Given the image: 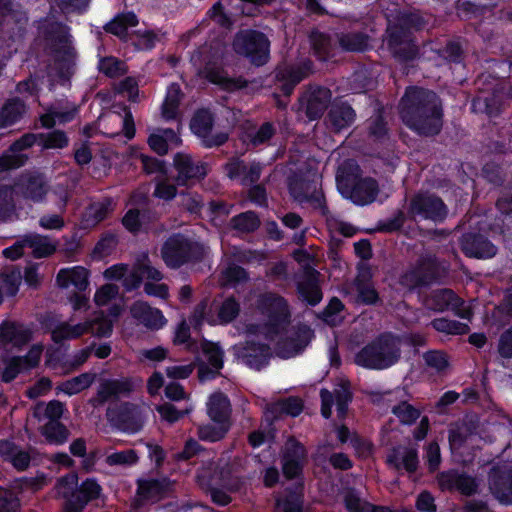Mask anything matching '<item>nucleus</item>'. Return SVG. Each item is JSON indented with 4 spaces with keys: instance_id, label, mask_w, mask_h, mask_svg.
Here are the masks:
<instances>
[{
    "instance_id": "obj_14",
    "label": "nucleus",
    "mask_w": 512,
    "mask_h": 512,
    "mask_svg": "<svg viewBox=\"0 0 512 512\" xmlns=\"http://www.w3.org/2000/svg\"><path fill=\"white\" fill-rule=\"evenodd\" d=\"M349 182L347 179L341 193L354 204L364 206L375 201L379 192L377 180L372 177H354L351 183Z\"/></svg>"
},
{
    "instance_id": "obj_16",
    "label": "nucleus",
    "mask_w": 512,
    "mask_h": 512,
    "mask_svg": "<svg viewBox=\"0 0 512 512\" xmlns=\"http://www.w3.org/2000/svg\"><path fill=\"white\" fill-rule=\"evenodd\" d=\"M177 171L176 181L179 186H187L204 179L208 173L205 162H194L188 154L177 152L173 158Z\"/></svg>"
},
{
    "instance_id": "obj_19",
    "label": "nucleus",
    "mask_w": 512,
    "mask_h": 512,
    "mask_svg": "<svg viewBox=\"0 0 512 512\" xmlns=\"http://www.w3.org/2000/svg\"><path fill=\"white\" fill-rule=\"evenodd\" d=\"M42 348L39 346L31 347L23 356H13L5 364L1 378L4 383H10L19 374L29 373L36 368L41 359Z\"/></svg>"
},
{
    "instance_id": "obj_8",
    "label": "nucleus",
    "mask_w": 512,
    "mask_h": 512,
    "mask_svg": "<svg viewBox=\"0 0 512 512\" xmlns=\"http://www.w3.org/2000/svg\"><path fill=\"white\" fill-rule=\"evenodd\" d=\"M408 214L416 219L430 220L435 223L443 222L448 215V207L434 193L420 192L415 194L409 203Z\"/></svg>"
},
{
    "instance_id": "obj_50",
    "label": "nucleus",
    "mask_w": 512,
    "mask_h": 512,
    "mask_svg": "<svg viewBox=\"0 0 512 512\" xmlns=\"http://www.w3.org/2000/svg\"><path fill=\"white\" fill-rule=\"evenodd\" d=\"M439 57L448 63L460 64L464 60V50L457 40H448L446 44L437 50Z\"/></svg>"
},
{
    "instance_id": "obj_49",
    "label": "nucleus",
    "mask_w": 512,
    "mask_h": 512,
    "mask_svg": "<svg viewBox=\"0 0 512 512\" xmlns=\"http://www.w3.org/2000/svg\"><path fill=\"white\" fill-rule=\"evenodd\" d=\"M69 144L65 131L54 129L47 133H39V146L43 149H63Z\"/></svg>"
},
{
    "instance_id": "obj_29",
    "label": "nucleus",
    "mask_w": 512,
    "mask_h": 512,
    "mask_svg": "<svg viewBox=\"0 0 512 512\" xmlns=\"http://www.w3.org/2000/svg\"><path fill=\"white\" fill-rule=\"evenodd\" d=\"M114 207L115 202L109 196L90 203L82 215V227L88 229L97 226L113 212Z\"/></svg>"
},
{
    "instance_id": "obj_63",
    "label": "nucleus",
    "mask_w": 512,
    "mask_h": 512,
    "mask_svg": "<svg viewBox=\"0 0 512 512\" xmlns=\"http://www.w3.org/2000/svg\"><path fill=\"white\" fill-rule=\"evenodd\" d=\"M496 6V3L481 5L471 1H464L459 5L458 10L467 18L484 17L487 12L492 13Z\"/></svg>"
},
{
    "instance_id": "obj_53",
    "label": "nucleus",
    "mask_w": 512,
    "mask_h": 512,
    "mask_svg": "<svg viewBox=\"0 0 512 512\" xmlns=\"http://www.w3.org/2000/svg\"><path fill=\"white\" fill-rule=\"evenodd\" d=\"M118 244L117 236L107 232L96 242L92 254L94 258L102 259L112 254Z\"/></svg>"
},
{
    "instance_id": "obj_55",
    "label": "nucleus",
    "mask_w": 512,
    "mask_h": 512,
    "mask_svg": "<svg viewBox=\"0 0 512 512\" xmlns=\"http://www.w3.org/2000/svg\"><path fill=\"white\" fill-rule=\"evenodd\" d=\"M392 57L399 63H408L415 60L419 55V48L414 39H410L405 44L389 51Z\"/></svg>"
},
{
    "instance_id": "obj_64",
    "label": "nucleus",
    "mask_w": 512,
    "mask_h": 512,
    "mask_svg": "<svg viewBox=\"0 0 512 512\" xmlns=\"http://www.w3.org/2000/svg\"><path fill=\"white\" fill-rule=\"evenodd\" d=\"M0 512H20V499L13 490L0 487Z\"/></svg>"
},
{
    "instance_id": "obj_42",
    "label": "nucleus",
    "mask_w": 512,
    "mask_h": 512,
    "mask_svg": "<svg viewBox=\"0 0 512 512\" xmlns=\"http://www.w3.org/2000/svg\"><path fill=\"white\" fill-rule=\"evenodd\" d=\"M42 435L52 445H62L67 442L70 431L60 421H48L42 428Z\"/></svg>"
},
{
    "instance_id": "obj_21",
    "label": "nucleus",
    "mask_w": 512,
    "mask_h": 512,
    "mask_svg": "<svg viewBox=\"0 0 512 512\" xmlns=\"http://www.w3.org/2000/svg\"><path fill=\"white\" fill-rule=\"evenodd\" d=\"M301 107L309 120L320 119L331 102V92L328 88L317 86L309 90L299 99Z\"/></svg>"
},
{
    "instance_id": "obj_57",
    "label": "nucleus",
    "mask_w": 512,
    "mask_h": 512,
    "mask_svg": "<svg viewBox=\"0 0 512 512\" xmlns=\"http://www.w3.org/2000/svg\"><path fill=\"white\" fill-rule=\"evenodd\" d=\"M240 313V303L234 296L227 297L221 304L218 311V318L222 324L234 321Z\"/></svg>"
},
{
    "instance_id": "obj_7",
    "label": "nucleus",
    "mask_w": 512,
    "mask_h": 512,
    "mask_svg": "<svg viewBox=\"0 0 512 512\" xmlns=\"http://www.w3.org/2000/svg\"><path fill=\"white\" fill-rule=\"evenodd\" d=\"M176 481L168 476L159 478H138L136 480V496L132 502L134 509L142 508L146 503H159L174 497Z\"/></svg>"
},
{
    "instance_id": "obj_46",
    "label": "nucleus",
    "mask_w": 512,
    "mask_h": 512,
    "mask_svg": "<svg viewBox=\"0 0 512 512\" xmlns=\"http://www.w3.org/2000/svg\"><path fill=\"white\" fill-rule=\"evenodd\" d=\"M181 89L177 84L170 85L162 104V116L165 120H175L180 105Z\"/></svg>"
},
{
    "instance_id": "obj_61",
    "label": "nucleus",
    "mask_w": 512,
    "mask_h": 512,
    "mask_svg": "<svg viewBox=\"0 0 512 512\" xmlns=\"http://www.w3.org/2000/svg\"><path fill=\"white\" fill-rule=\"evenodd\" d=\"M205 451V447L202 446L197 440L192 437H189L182 448L181 451L173 454V459L176 462H186L191 460L192 458L200 455Z\"/></svg>"
},
{
    "instance_id": "obj_38",
    "label": "nucleus",
    "mask_w": 512,
    "mask_h": 512,
    "mask_svg": "<svg viewBox=\"0 0 512 512\" xmlns=\"http://www.w3.org/2000/svg\"><path fill=\"white\" fill-rule=\"evenodd\" d=\"M428 326L445 336H462L470 331L468 324L445 317L434 318Z\"/></svg>"
},
{
    "instance_id": "obj_6",
    "label": "nucleus",
    "mask_w": 512,
    "mask_h": 512,
    "mask_svg": "<svg viewBox=\"0 0 512 512\" xmlns=\"http://www.w3.org/2000/svg\"><path fill=\"white\" fill-rule=\"evenodd\" d=\"M47 39H54L59 45L54 49L55 65L60 79L69 80L75 73L77 51L73 47L70 36L63 31L60 23H51L45 30Z\"/></svg>"
},
{
    "instance_id": "obj_36",
    "label": "nucleus",
    "mask_w": 512,
    "mask_h": 512,
    "mask_svg": "<svg viewBox=\"0 0 512 512\" xmlns=\"http://www.w3.org/2000/svg\"><path fill=\"white\" fill-rule=\"evenodd\" d=\"M138 23V18L134 12L120 13L105 24L104 30L119 38H124L127 36L128 28L135 27Z\"/></svg>"
},
{
    "instance_id": "obj_27",
    "label": "nucleus",
    "mask_w": 512,
    "mask_h": 512,
    "mask_svg": "<svg viewBox=\"0 0 512 512\" xmlns=\"http://www.w3.org/2000/svg\"><path fill=\"white\" fill-rule=\"evenodd\" d=\"M272 351L268 344L249 341L241 352L243 362L250 368L261 370L269 364Z\"/></svg>"
},
{
    "instance_id": "obj_11",
    "label": "nucleus",
    "mask_w": 512,
    "mask_h": 512,
    "mask_svg": "<svg viewBox=\"0 0 512 512\" xmlns=\"http://www.w3.org/2000/svg\"><path fill=\"white\" fill-rule=\"evenodd\" d=\"M214 122V115L208 108L197 109L190 120L191 131L201 139L204 148L220 147L228 141L226 132L212 134Z\"/></svg>"
},
{
    "instance_id": "obj_62",
    "label": "nucleus",
    "mask_w": 512,
    "mask_h": 512,
    "mask_svg": "<svg viewBox=\"0 0 512 512\" xmlns=\"http://www.w3.org/2000/svg\"><path fill=\"white\" fill-rule=\"evenodd\" d=\"M76 490L88 503L99 499L103 491L95 478H86Z\"/></svg>"
},
{
    "instance_id": "obj_15",
    "label": "nucleus",
    "mask_w": 512,
    "mask_h": 512,
    "mask_svg": "<svg viewBox=\"0 0 512 512\" xmlns=\"http://www.w3.org/2000/svg\"><path fill=\"white\" fill-rule=\"evenodd\" d=\"M489 490L502 505H512V466L495 465L488 473Z\"/></svg>"
},
{
    "instance_id": "obj_1",
    "label": "nucleus",
    "mask_w": 512,
    "mask_h": 512,
    "mask_svg": "<svg viewBox=\"0 0 512 512\" xmlns=\"http://www.w3.org/2000/svg\"><path fill=\"white\" fill-rule=\"evenodd\" d=\"M404 125L420 137H435L443 128L444 111L440 97L432 90L410 86L400 100Z\"/></svg>"
},
{
    "instance_id": "obj_20",
    "label": "nucleus",
    "mask_w": 512,
    "mask_h": 512,
    "mask_svg": "<svg viewBox=\"0 0 512 512\" xmlns=\"http://www.w3.org/2000/svg\"><path fill=\"white\" fill-rule=\"evenodd\" d=\"M201 75L211 84L222 90L234 92L246 88L248 82L243 77H230L224 68L215 62L208 61L201 70Z\"/></svg>"
},
{
    "instance_id": "obj_52",
    "label": "nucleus",
    "mask_w": 512,
    "mask_h": 512,
    "mask_svg": "<svg viewBox=\"0 0 512 512\" xmlns=\"http://www.w3.org/2000/svg\"><path fill=\"white\" fill-rule=\"evenodd\" d=\"M413 38L411 31H406L404 27L399 26L397 23L389 26L386 30V44L388 50H392L405 44L408 40Z\"/></svg>"
},
{
    "instance_id": "obj_17",
    "label": "nucleus",
    "mask_w": 512,
    "mask_h": 512,
    "mask_svg": "<svg viewBox=\"0 0 512 512\" xmlns=\"http://www.w3.org/2000/svg\"><path fill=\"white\" fill-rule=\"evenodd\" d=\"M461 251L466 257L475 259L493 258L498 251L496 245L480 232H465L459 239Z\"/></svg>"
},
{
    "instance_id": "obj_51",
    "label": "nucleus",
    "mask_w": 512,
    "mask_h": 512,
    "mask_svg": "<svg viewBox=\"0 0 512 512\" xmlns=\"http://www.w3.org/2000/svg\"><path fill=\"white\" fill-rule=\"evenodd\" d=\"M134 386H99L97 394L92 398V404L97 407L115 399L120 393L134 391Z\"/></svg>"
},
{
    "instance_id": "obj_44",
    "label": "nucleus",
    "mask_w": 512,
    "mask_h": 512,
    "mask_svg": "<svg viewBox=\"0 0 512 512\" xmlns=\"http://www.w3.org/2000/svg\"><path fill=\"white\" fill-rule=\"evenodd\" d=\"M260 219L254 211H245L233 216L230 220L232 229L252 233L260 227Z\"/></svg>"
},
{
    "instance_id": "obj_23",
    "label": "nucleus",
    "mask_w": 512,
    "mask_h": 512,
    "mask_svg": "<svg viewBox=\"0 0 512 512\" xmlns=\"http://www.w3.org/2000/svg\"><path fill=\"white\" fill-rule=\"evenodd\" d=\"M307 182L302 179H290L288 183V188L296 199L304 200L312 206L313 209L318 210L323 217H327L329 215V208L326 203L325 196L323 192L315 190L312 193H308L306 191Z\"/></svg>"
},
{
    "instance_id": "obj_41",
    "label": "nucleus",
    "mask_w": 512,
    "mask_h": 512,
    "mask_svg": "<svg viewBox=\"0 0 512 512\" xmlns=\"http://www.w3.org/2000/svg\"><path fill=\"white\" fill-rule=\"evenodd\" d=\"M304 408L303 401L297 397H289L279 401L267 409V413L272 414L274 419H278L281 415L292 417L299 416Z\"/></svg>"
},
{
    "instance_id": "obj_5",
    "label": "nucleus",
    "mask_w": 512,
    "mask_h": 512,
    "mask_svg": "<svg viewBox=\"0 0 512 512\" xmlns=\"http://www.w3.org/2000/svg\"><path fill=\"white\" fill-rule=\"evenodd\" d=\"M270 46L271 42L264 32L251 28L239 30L232 42L234 52L255 67L269 62Z\"/></svg>"
},
{
    "instance_id": "obj_54",
    "label": "nucleus",
    "mask_w": 512,
    "mask_h": 512,
    "mask_svg": "<svg viewBox=\"0 0 512 512\" xmlns=\"http://www.w3.org/2000/svg\"><path fill=\"white\" fill-rule=\"evenodd\" d=\"M407 220V217L401 209H398L394 215L390 218L379 220L377 222L375 231L381 232V233H395L400 231L405 222Z\"/></svg>"
},
{
    "instance_id": "obj_58",
    "label": "nucleus",
    "mask_w": 512,
    "mask_h": 512,
    "mask_svg": "<svg viewBox=\"0 0 512 512\" xmlns=\"http://www.w3.org/2000/svg\"><path fill=\"white\" fill-rule=\"evenodd\" d=\"M202 352L207 358V364L221 370L224 364V352L218 344L204 340Z\"/></svg>"
},
{
    "instance_id": "obj_26",
    "label": "nucleus",
    "mask_w": 512,
    "mask_h": 512,
    "mask_svg": "<svg viewBox=\"0 0 512 512\" xmlns=\"http://www.w3.org/2000/svg\"><path fill=\"white\" fill-rule=\"evenodd\" d=\"M32 338L31 331L23 324L4 320L0 324V348L12 345L22 347L30 342Z\"/></svg>"
},
{
    "instance_id": "obj_13",
    "label": "nucleus",
    "mask_w": 512,
    "mask_h": 512,
    "mask_svg": "<svg viewBox=\"0 0 512 512\" xmlns=\"http://www.w3.org/2000/svg\"><path fill=\"white\" fill-rule=\"evenodd\" d=\"M314 336L313 330L306 324H298L292 333L277 341L275 353L282 359H289L302 352Z\"/></svg>"
},
{
    "instance_id": "obj_60",
    "label": "nucleus",
    "mask_w": 512,
    "mask_h": 512,
    "mask_svg": "<svg viewBox=\"0 0 512 512\" xmlns=\"http://www.w3.org/2000/svg\"><path fill=\"white\" fill-rule=\"evenodd\" d=\"M276 134V128L272 122H264L255 133L248 134L249 142L253 147L268 143Z\"/></svg>"
},
{
    "instance_id": "obj_31",
    "label": "nucleus",
    "mask_w": 512,
    "mask_h": 512,
    "mask_svg": "<svg viewBox=\"0 0 512 512\" xmlns=\"http://www.w3.org/2000/svg\"><path fill=\"white\" fill-rule=\"evenodd\" d=\"M27 105L19 97H13L5 101L0 108V128H8L20 122L27 113Z\"/></svg>"
},
{
    "instance_id": "obj_40",
    "label": "nucleus",
    "mask_w": 512,
    "mask_h": 512,
    "mask_svg": "<svg viewBox=\"0 0 512 512\" xmlns=\"http://www.w3.org/2000/svg\"><path fill=\"white\" fill-rule=\"evenodd\" d=\"M356 298L358 305L375 306L382 302L379 292L371 282L357 278L355 280Z\"/></svg>"
},
{
    "instance_id": "obj_35",
    "label": "nucleus",
    "mask_w": 512,
    "mask_h": 512,
    "mask_svg": "<svg viewBox=\"0 0 512 512\" xmlns=\"http://www.w3.org/2000/svg\"><path fill=\"white\" fill-rule=\"evenodd\" d=\"M309 39L313 55L319 61L327 62L335 57L332 38L329 34L315 30L311 32Z\"/></svg>"
},
{
    "instance_id": "obj_33",
    "label": "nucleus",
    "mask_w": 512,
    "mask_h": 512,
    "mask_svg": "<svg viewBox=\"0 0 512 512\" xmlns=\"http://www.w3.org/2000/svg\"><path fill=\"white\" fill-rule=\"evenodd\" d=\"M231 405L228 397L214 393L207 402V414L214 423L230 424Z\"/></svg>"
},
{
    "instance_id": "obj_25",
    "label": "nucleus",
    "mask_w": 512,
    "mask_h": 512,
    "mask_svg": "<svg viewBox=\"0 0 512 512\" xmlns=\"http://www.w3.org/2000/svg\"><path fill=\"white\" fill-rule=\"evenodd\" d=\"M131 316L151 330H158L167 323L162 311L144 301H135L130 307Z\"/></svg>"
},
{
    "instance_id": "obj_12",
    "label": "nucleus",
    "mask_w": 512,
    "mask_h": 512,
    "mask_svg": "<svg viewBox=\"0 0 512 512\" xmlns=\"http://www.w3.org/2000/svg\"><path fill=\"white\" fill-rule=\"evenodd\" d=\"M108 417L116 428L126 433H137L144 423L141 407L130 402H123L116 408L109 409Z\"/></svg>"
},
{
    "instance_id": "obj_9",
    "label": "nucleus",
    "mask_w": 512,
    "mask_h": 512,
    "mask_svg": "<svg viewBox=\"0 0 512 512\" xmlns=\"http://www.w3.org/2000/svg\"><path fill=\"white\" fill-rule=\"evenodd\" d=\"M259 307L267 317V326L270 332L279 333L285 330L291 321V312L287 300L277 294L263 295L259 300Z\"/></svg>"
},
{
    "instance_id": "obj_22",
    "label": "nucleus",
    "mask_w": 512,
    "mask_h": 512,
    "mask_svg": "<svg viewBox=\"0 0 512 512\" xmlns=\"http://www.w3.org/2000/svg\"><path fill=\"white\" fill-rule=\"evenodd\" d=\"M16 190L25 198L33 202H41L48 192L46 183L39 173L23 174L15 183Z\"/></svg>"
},
{
    "instance_id": "obj_10",
    "label": "nucleus",
    "mask_w": 512,
    "mask_h": 512,
    "mask_svg": "<svg viewBox=\"0 0 512 512\" xmlns=\"http://www.w3.org/2000/svg\"><path fill=\"white\" fill-rule=\"evenodd\" d=\"M424 303L428 310L436 313L452 311L459 318L467 320H470L473 316L472 310L464 307V300L449 288H439L431 291Z\"/></svg>"
},
{
    "instance_id": "obj_3",
    "label": "nucleus",
    "mask_w": 512,
    "mask_h": 512,
    "mask_svg": "<svg viewBox=\"0 0 512 512\" xmlns=\"http://www.w3.org/2000/svg\"><path fill=\"white\" fill-rule=\"evenodd\" d=\"M400 338L393 332H382L362 347L354 361L358 366L371 370H385L401 358Z\"/></svg>"
},
{
    "instance_id": "obj_48",
    "label": "nucleus",
    "mask_w": 512,
    "mask_h": 512,
    "mask_svg": "<svg viewBox=\"0 0 512 512\" xmlns=\"http://www.w3.org/2000/svg\"><path fill=\"white\" fill-rule=\"evenodd\" d=\"M396 470L405 469L408 473H415L419 466L418 452L414 448H407L404 451L402 460L399 461L396 455H391L387 460Z\"/></svg>"
},
{
    "instance_id": "obj_45",
    "label": "nucleus",
    "mask_w": 512,
    "mask_h": 512,
    "mask_svg": "<svg viewBox=\"0 0 512 512\" xmlns=\"http://www.w3.org/2000/svg\"><path fill=\"white\" fill-rule=\"evenodd\" d=\"M298 294L308 305H318L322 298L323 293L315 279L308 278L300 282L297 286Z\"/></svg>"
},
{
    "instance_id": "obj_32",
    "label": "nucleus",
    "mask_w": 512,
    "mask_h": 512,
    "mask_svg": "<svg viewBox=\"0 0 512 512\" xmlns=\"http://www.w3.org/2000/svg\"><path fill=\"white\" fill-rule=\"evenodd\" d=\"M503 94L493 90L487 95H478L472 100L471 108L476 113H485L489 117H497L502 112Z\"/></svg>"
},
{
    "instance_id": "obj_18",
    "label": "nucleus",
    "mask_w": 512,
    "mask_h": 512,
    "mask_svg": "<svg viewBox=\"0 0 512 512\" xmlns=\"http://www.w3.org/2000/svg\"><path fill=\"white\" fill-rule=\"evenodd\" d=\"M262 169L260 162L253 161L250 165H247L239 157L230 158L224 165V171L228 178L232 181H239L244 187L259 184Z\"/></svg>"
},
{
    "instance_id": "obj_28",
    "label": "nucleus",
    "mask_w": 512,
    "mask_h": 512,
    "mask_svg": "<svg viewBox=\"0 0 512 512\" xmlns=\"http://www.w3.org/2000/svg\"><path fill=\"white\" fill-rule=\"evenodd\" d=\"M90 272L83 266L62 268L56 275V283L62 289L74 286L78 292H85L89 287Z\"/></svg>"
},
{
    "instance_id": "obj_24",
    "label": "nucleus",
    "mask_w": 512,
    "mask_h": 512,
    "mask_svg": "<svg viewBox=\"0 0 512 512\" xmlns=\"http://www.w3.org/2000/svg\"><path fill=\"white\" fill-rule=\"evenodd\" d=\"M336 38L343 52L366 53L373 48L370 35L362 30L341 31Z\"/></svg>"
},
{
    "instance_id": "obj_56",
    "label": "nucleus",
    "mask_w": 512,
    "mask_h": 512,
    "mask_svg": "<svg viewBox=\"0 0 512 512\" xmlns=\"http://www.w3.org/2000/svg\"><path fill=\"white\" fill-rule=\"evenodd\" d=\"M392 413L405 425L414 424L420 417L421 412L407 401H402L392 408Z\"/></svg>"
},
{
    "instance_id": "obj_39",
    "label": "nucleus",
    "mask_w": 512,
    "mask_h": 512,
    "mask_svg": "<svg viewBox=\"0 0 512 512\" xmlns=\"http://www.w3.org/2000/svg\"><path fill=\"white\" fill-rule=\"evenodd\" d=\"M277 90L284 97H289L297 84L303 80V73L299 69H283L276 73Z\"/></svg>"
},
{
    "instance_id": "obj_2",
    "label": "nucleus",
    "mask_w": 512,
    "mask_h": 512,
    "mask_svg": "<svg viewBox=\"0 0 512 512\" xmlns=\"http://www.w3.org/2000/svg\"><path fill=\"white\" fill-rule=\"evenodd\" d=\"M307 459L308 451L304 444L295 437L288 438L281 456L282 474L286 480L297 482L294 487H288L286 497L277 502L283 512H303L304 468Z\"/></svg>"
},
{
    "instance_id": "obj_47",
    "label": "nucleus",
    "mask_w": 512,
    "mask_h": 512,
    "mask_svg": "<svg viewBox=\"0 0 512 512\" xmlns=\"http://www.w3.org/2000/svg\"><path fill=\"white\" fill-rule=\"evenodd\" d=\"M201 425L197 429L198 438L205 442L215 443L224 439L230 430L231 424L215 423Z\"/></svg>"
},
{
    "instance_id": "obj_34",
    "label": "nucleus",
    "mask_w": 512,
    "mask_h": 512,
    "mask_svg": "<svg viewBox=\"0 0 512 512\" xmlns=\"http://www.w3.org/2000/svg\"><path fill=\"white\" fill-rule=\"evenodd\" d=\"M413 267L427 287L435 283L439 278V261L433 254L426 253L420 255Z\"/></svg>"
},
{
    "instance_id": "obj_37",
    "label": "nucleus",
    "mask_w": 512,
    "mask_h": 512,
    "mask_svg": "<svg viewBox=\"0 0 512 512\" xmlns=\"http://www.w3.org/2000/svg\"><path fill=\"white\" fill-rule=\"evenodd\" d=\"M23 244L32 249L36 259L47 258L56 251V246L47 236L40 234H28L23 238Z\"/></svg>"
},
{
    "instance_id": "obj_59",
    "label": "nucleus",
    "mask_w": 512,
    "mask_h": 512,
    "mask_svg": "<svg viewBox=\"0 0 512 512\" xmlns=\"http://www.w3.org/2000/svg\"><path fill=\"white\" fill-rule=\"evenodd\" d=\"M156 410L165 421L172 424L188 415L192 411V407L189 406L184 409H177L172 403L164 402L157 405Z\"/></svg>"
},
{
    "instance_id": "obj_4",
    "label": "nucleus",
    "mask_w": 512,
    "mask_h": 512,
    "mask_svg": "<svg viewBox=\"0 0 512 512\" xmlns=\"http://www.w3.org/2000/svg\"><path fill=\"white\" fill-rule=\"evenodd\" d=\"M161 259L167 268L180 269L200 263L205 256L204 245L181 232L170 234L160 248Z\"/></svg>"
},
{
    "instance_id": "obj_43",
    "label": "nucleus",
    "mask_w": 512,
    "mask_h": 512,
    "mask_svg": "<svg viewBox=\"0 0 512 512\" xmlns=\"http://www.w3.org/2000/svg\"><path fill=\"white\" fill-rule=\"evenodd\" d=\"M98 70L106 77L115 79L127 73V65L115 56H104L99 59Z\"/></svg>"
},
{
    "instance_id": "obj_30",
    "label": "nucleus",
    "mask_w": 512,
    "mask_h": 512,
    "mask_svg": "<svg viewBox=\"0 0 512 512\" xmlns=\"http://www.w3.org/2000/svg\"><path fill=\"white\" fill-rule=\"evenodd\" d=\"M355 117L356 113L352 106L347 102L339 101L331 104L327 120L334 131L340 132L351 126Z\"/></svg>"
}]
</instances>
